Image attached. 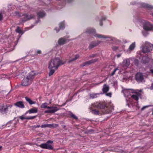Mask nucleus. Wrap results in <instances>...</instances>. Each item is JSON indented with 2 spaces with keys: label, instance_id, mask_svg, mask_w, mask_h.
I'll use <instances>...</instances> for the list:
<instances>
[{
  "label": "nucleus",
  "instance_id": "nucleus-1",
  "mask_svg": "<svg viewBox=\"0 0 153 153\" xmlns=\"http://www.w3.org/2000/svg\"><path fill=\"white\" fill-rule=\"evenodd\" d=\"M85 32L87 33L92 34L95 38L102 40V41L98 40L91 43L89 46V48L90 49L104 42L111 41L115 43H117L120 42L119 40L114 37L97 33L95 29L94 28H88L86 30Z\"/></svg>",
  "mask_w": 153,
  "mask_h": 153
},
{
  "label": "nucleus",
  "instance_id": "nucleus-2",
  "mask_svg": "<svg viewBox=\"0 0 153 153\" xmlns=\"http://www.w3.org/2000/svg\"><path fill=\"white\" fill-rule=\"evenodd\" d=\"M122 92L126 98V105L128 107H130L132 104L131 99L137 101L140 95V93L137 91L134 90L133 89L123 88Z\"/></svg>",
  "mask_w": 153,
  "mask_h": 153
},
{
  "label": "nucleus",
  "instance_id": "nucleus-3",
  "mask_svg": "<svg viewBox=\"0 0 153 153\" xmlns=\"http://www.w3.org/2000/svg\"><path fill=\"white\" fill-rule=\"evenodd\" d=\"M92 106L90 108V112L93 114L100 115L102 114V113L100 112V111L93 109L92 108V107L100 108H105L106 107H107V108L109 109V111H105L104 113L105 114H108L112 111V110L114 109V107L113 104L111 102H109L108 106H107V105L105 102H97L92 104Z\"/></svg>",
  "mask_w": 153,
  "mask_h": 153
},
{
  "label": "nucleus",
  "instance_id": "nucleus-4",
  "mask_svg": "<svg viewBox=\"0 0 153 153\" xmlns=\"http://www.w3.org/2000/svg\"><path fill=\"white\" fill-rule=\"evenodd\" d=\"M65 63L59 58H55L52 59L49 64L48 68L49 73V76L52 75L58 67L61 65Z\"/></svg>",
  "mask_w": 153,
  "mask_h": 153
},
{
  "label": "nucleus",
  "instance_id": "nucleus-5",
  "mask_svg": "<svg viewBox=\"0 0 153 153\" xmlns=\"http://www.w3.org/2000/svg\"><path fill=\"white\" fill-rule=\"evenodd\" d=\"M38 74V73L35 71L30 72L22 80V85L23 86H27L30 85L32 83L35 76Z\"/></svg>",
  "mask_w": 153,
  "mask_h": 153
},
{
  "label": "nucleus",
  "instance_id": "nucleus-6",
  "mask_svg": "<svg viewBox=\"0 0 153 153\" xmlns=\"http://www.w3.org/2000/svg\"><path fill=\"white\" fill-rule=\"evenodd\" d=\"M138 23L140 25L143 26V30L153 31V25L148 21L143 19H139Z\"/></svg>",
  "mask_w": 153,
  "mask_h": 153
},
{
  "label": "nucleus",
  "instance_id": "nucleus-7",
  "mask_svg": "<svg viewBox=\"0 0 153 153\" xmlns=\"http://www.w3.org/2000/svg\"><path fill=\"white\" fill-rule=\"evenodd\" d=\"M53 142L50 140H49L45 143H43L41 144L40 146L43 149H53L52 146Z\"/></svg>",
  "mask_w": 153,
  "mask_h": 153
},
{
  "label": "nucleus",
  "instance_id": "nucleus-8",
  "mask_svg": "<svg viewBox=\"0 0 153 153\" xmlns=\"http://www.w3.org/2000/svg\"><path fill=\"white\" fill-rule=\"evenodd\" d=\"M139 7L148 9V11L153 10V6L146 3L140 2L139 3Z\"/></svg>",
  "mask_w": 153,
  "mask_h": 153
},
{
  "label": "nucleus",
  "instance_id": "nucleus-9",
  "mask_svg": "<svg viewBox=\"0 0 153 153\" xmlns=\"http://www.w3.org/2000/svg\"><path fill=\"white\" fill-rule=\"evenodd\" d=\"M136 46V42H134L131 43L129 46L128 48L125 50V51L127 54L130 53L134 50Z\"/></svg>",
  "mask_w": 153,
  "mask_h": 153
},
{
  "label": "nucleus",
  "instance_id": "nucleus-10",
  "mask_svg": "<svg viewBox=\"0 0 153 153\" xmlns=\"http://www.w3.org/2000/svg\"><path fill=\"white\" fill-rule=\"evenodd\" d=\"M131 58H126L124 59L121 64L122 66L124 68H128L130 64V60Z\"/></svg>",
  "mask_w": 153,
  "mask_h": 153
},
{
  "label": "nucleus",
  "instance_id": "nucleus-11",
  "mask_svg": "<svg viewBox=\"0 0 153 153\" xmlns=\"http://www.w3.org/2000/svg\"><path fill=\"white\" fill-rule=\"evenodd\" d=\"M12 106L11 105H4L3 104H1L0 106V112L3 114L7 110L8 108H11Z\"/></svg>",
  "mask_w": 153,
  "mask_h": 153
},
{
  "label": "nucleus",
  "instance_id": "nucleus-12",
  "mask_svg": "<svg viewBox=\"0 0 153 153\" xmlns=\"http://www.w3.org/2000/svg\"><path fill=\"white\" fill-rule=\"evenodd\" d=\"M149 43L146 42L141 47V49L142 52L143 53H147L150 51V50L148 46L149 45Z\"/></svg>",
  "mask_w": 153,
  "mask_h": 153
},
{
  "label": "nucleus",
  "instance_id": "nucleus-13",
  "mask_svg": "<svg viewBox=\"0 0 153 153\" xmlns=\"http://www.w3.org/2000/svg\"><path fill=\"white\" fill-rule=\"evenodd\" d=\"M17 39H16L14 41L12 42L11 40L9 41L7 43L8 45V47L9 48H10V49H9L8 51H12L14 49V47L16 45L17 43L16 42Z\"/></svg>",
  "mask_w": 153,
  "mask_h": 153
},
{
  "label": "nucleus",
  "instance_id": "nucleus-14",
  "mask_svg": "<svg viewBox=\"0 0 153 153\" xmlns=\"http://www.w3.org/2000/svg\"><path fill=\"white\" fill-rule=\"evenodd\" d=\"M48 109L45 111V113H54L59 110V108L56 106L49 107Z\"/></svg>",
  "mask_w": 153,
  "mask_h": 153
},
{
  "label": "nucleus",
  "instance_id": "nucleus-15",
  "mask_svg": "<svg viewBox=\"0 0 153 153\" xmlns=\"http://www.w3.org/2000/svg\"><path fill=\"white\" fill-rule=\"evenodd\" d=\"M69 40L66 37L61 38L58 40V43L59 45H63L68 42Z\"/></svg>",
  "mask_w": 153,
  "mask_h": 153
},
{
  "label": "nucleus",
  "instance_id": "nucleus-16",
  "mask_svg": "<svg viewBox=\"0 0 153 153\" xmlns=\"http://www.w3.org/2000/svg\"><path fill=\"white\" fill-rule=\"evenodd\" d=\"M135 78L138 82H142L143 79V75L141 73H138L136 75Z\"/></svg>",
  "mask_w": 153,
  "mask_h": 153
},
{
  "label": "nucleus",
  "instance_id": "nucleus-17",
  "mask_svg": "<svg viewBox=\"0 0 153 153\" xmlns=\"http://www.w3.org/2000/svg\"><path fill=\"white\" fill-rule=\"evenodd\" d=\"M58 125L56 124H47L42 125L40 127L42 128L49 127V128H54L57 127Z\"/></svg>",
  "mask_w": 153,
  "mask_h": 153
},
{
  "label": "nucleus",
  "instance_id": "nucleus-18",
  "mask_svg": "<svg viewBox=\"0 0 153 153\" xmlns=\"http://www.w3.org/2000/svg\"><path fill=\"white\" fill-rule=\"evenodd\" d=\"M24 19H23L22 21V22H24L28 19H32L34 17V16L33 15H27V14L23 15Z\"/></svg>",
  "mask_w": 153,
  "mask_h": 153
},
{
  "label": "nucleus",
  "instance_id": "nucleus-19",
  "mask_svg": "<svg viewBox=\"0 0 153 153\" xmlns=\"http://www.w3.org/2000/svg\"><path fill=\"white\" fill-rule=\"evenodd\" d=\"M14 105L17 107L21 108H24V105L23 102L22 101H19L14 103Z\"/></svg>",
  "mask_w": 153,
  "mask_h": 153
},
{
  "label": "nucleus",
  "instance_id": "nucleus-20",
  "mask_svg": "<svg viewBox=\"0 0 153 153\" xmlns=\"http://www.w3.org/2000/svg\"><path fill=\"white\" fill-rule=\"evenodd\" d=\"M38 112L37 108L36 107L33 108L28 110L26 112V113L29 114L36 113Z\"/></svg>",
  "mask_w": 153,
  "mask_h": 153
},
{
  "label": "nucleus",
  "instance_id": "nucleus-21",
  "mask_svg": "<svg viewBox=\"0 0 153 153\" xmlns=\"http://www.w3.org/2000/svg\"><path fill=\"white\" fill-rule=\"evenodd\" d=\"M37 15L39 18H42L45 16V13L43 10H41L37 12Z\"/></svg>",
  "mask_w": 153,
  "mask_h": 153
},
{
  "label": "nucleus",
  "instance_id": "nucleus-22",
  "mask_svg": "<svg viewBox=\"0 0 153 153\" xmlns=\"http://www.w3.org/2000/svg\"><path fill=\"white\" fill-rule=\"evenodd\" d=\"M74 57L70 58L68 61V62L70 63L72 61H74L78 58L79 56V55L78 54H76L74 56Z\"/></svg>",
  "mask_w": 153,
  "mask_h": 153
},
{
  "label": "nucleus",
  "instance_id": "nucleus-23",
  "mask_svg": "<svg viewBox=\"0 0 153 153\" xmlns=\"http://www.w3.org/2000/svg\"><path fill=\"white\" fill-rule=\"evenodd\" d=\"M151 58L146 56H144L142 59V62L143 63H146L149 62Z\"/></svg>",
  "mask_w": 153,
  "mask_h": 153
},
{
  "label": "nucleus",
  "instance_id": "nucleus-24",
  "mask_svg": "<svg viewBox=\"0 0 153 153\" xmlns=\"http://www.w3.org/2000/svg\"><path fill=\"white\" fill-rule=\"evenodd\" d=\"M102 93H92L90 94V97L92 98H94L98 97Z\"/></svg>",
  "mask_w": 153,
  "mask_h": 153
},
{
  "label": "nucleus",
  "instance_id": "nucleus-25",
  "mask_svg": "<svg viewBox=\"0 0 153 153\" xmlns=\"http://www.w3.org/2000/svg\"><path fill=\"white\" fill-rule=\"evenodd\" d=\"M25 99L26 101L30 105L35 104L36 103L35 102L32 101L30 98L28 97H25Z\"/></svg>",
  "mask_w": 153,
  "mask_h": 153
},
{
  "label": "nucleus",
  "instance_id": "nucleus-26",
  "mask_svg": "<svg viewBox=\"0 0 153 153\" xmlns=\"http://www.w3.org/2000/svg\"><path fill=\"white\" fill-rule=\"evenodd\" d=\"M65 23L64 21L61 22L59 24V28L61 29H63L65 28Z\"/></svg>",
  "mask_w": 153,
  "mask_h": 153
},
{
  "label": "nucleus",
  "instance_id": "nucleus-27",
  "mask_svg": "<svg viewBox=\"0 0 153 153\" xmlns=\"http://www.w3.org/2000/svg\"><path fill=\"white\" fill-rule=\"evenodd\" d=\"M109 88L108 85H105L102 88V91L104 92H106L109 90Z\"/></svg>",
  "mask_w": 153,
  "mask_h": 153
},
{
  "label": "nucleus",
  "instance_id": "nucleus-28",
  "mask_svg": "<svg viewBox=\"0 0 153 153\" xmlns=\"http://www.w3.org/2000/svg\"><path fill=\"white\" fill-rule=\"evenodd\" d=\"M48 103L46 102L43 103L41 105L40 107L42 108H46L48 109L49 107L48 106Z\"/></svg>",
  "mask_w": 153,
  "mask_h": 153
},
{
  "label": "nucleus",
  "instance_id": "nucleus-29",
  "mask_svg": "<svg viewBox=\"0 0 153 153\" xmlns=\"http://www.w3.org/2000/svg\"><path fill=\"white\" fill-rule=\"evenodd\" d=\"M16 31L19 34H21V35H22L24 33V32L20 28L18 27H17L16 30Z\"/></svg>",
  "mask_w": 153,
  "mask_h": 153
},
{
  "label": "nucleus",
  "instance_id": "nucleus-30",
  "mask_svg": "<svg viewBox=\"0 0 153 153\" xmlns=\"http://www.w3.org/2000/svg\"><path fill=\"white\" fill-rule=\"evenodd\" d=\"M139 2L137 0L132 1L130 2V4L131 5H137L139 6Z\"/></svg>",
  "mask_w": 153,
  "mask_h": 153
},
{
  "label": "nucleus",
  "instance_id": "nucleus-31",
  "mask_svg": "<svg viewBox=\"0 0 153 153\" xmlns=\"http://www.w3.org/2000/svg\"><path fill=\"white\" fill-rule=\"evenodd\" d=\"M106 19V17L105 16H102L100 20V26L102 25V21L105 20Z\"/></svg>",
  "mask_w": 153,
  "mask_h": 153
},
{
  "label": "nucleus",
  "instance_id": "nucleus-32",
  "mask_svg": "<svg viewBox=\"0 0 153 153\" xmlns=\"http://www.w3.org/2000/svg\"><path fill=\"white\" fill-rule=\"evenodd\" d=\"M14 120L10 121L8 122L7 123V125L9 126V124L11 125V126H14L15 125H16V123L15 122H14Z\"/></svg>",
  "mask_w": 153,
  "mask_h": 153
},
{
  "label": "nucleus",
  "instance_id": "nucleus-33",
  "mask_svg": "<svg viewBox=\"0 0 153 153\" xmlns=\"http://www.w3.org/2000/svg\"><path fill=\"white\" fill-rule=\"evenodd\" d=\"M149 31V30H144L142 31V33L143 35L145 36H146L149 33L148 31Z\"/></svg>",
  "mask_w": 153,
  "mask_h": 153
},
{
  "label": "nucleus",
  "instance_id": "nucleus-34",
  "mask_svg": "<svg viewBox=\"0 0 153 153\" xmlns=\"http://www.w3.org/2000/svg\"><path fill=\"white\" fill-rule=\"evenodd\" d=\"M96 61H97V60L96 59H92L91 60L89 61H88L86 62L85 63V64H90L91 63H94V62H96Z\"/></svg>",
  "mask_w": 153,
  "mask_h": 153
},
{
  "label": "nucleus",
  "instance_id": "nucleus-35",
  "mask_svg": "<svg viewBox=\"0 0 153 153\" xmlns=\"http://www.w3.org/2000/svg\"><path fill=\"white\" fill-rule=\"evenodd\" d=\"M57 1H60L63 2L67 3H70L73 1V0H57Z\"/></svg>",
  "mask_w": 153,
  "mask_h": 153
},
{
  "label": "nucleus",
  "instance_id": "nucleus-36",
  "mask_svg": "<svg viewBox=\"0 0 153 153\" xmlns=\"http://www.w3.org/2000/svg\"><path fill=\"white\" fill-rule=\"evenodd\" d=\"M69 114L74 119H77V117L75 115L73 114V113H72L71 112H70Z\"/></svg>",
  "mask_w": 153,
  "mask_h": 153
},
{
  "label": "nucleus",
  "instance_id": "nucleus-37",
  "mask_svg": "<svg viewBox=\"0 0 153 153\" xmlns=\"http://www.w3.org/2000/svg\"><path fill=\"white\" fill-rule=\"evenodd\" d=\"M147 12L149 14L151 15L153 17V11L150 10L149 11H148Z\"/></svg>",
  "mask_w": 153,
  "mask_h": 153
},
{
  "label": "nucleus",
  "instance_id": "nucleus-38",
  "mask_svg": "<svg viewBox=\"0 0 153 153\" xmlns=\"http://www.w3.org/2000/svg\"><path fill=\"white\" fill-rule=\"evenodd\" d=\"M36 117V116H30V117H26V119L27 120H30V119H33L35 118Z\"/></svg>",
  "mask_w": 153,
  "mask_h": 153
},
{
  "label": "nucleus",
  "instance_id": "nucleus-39",
  "mask_svg": "<svg viewBox=\"0 0 153 153\" xmlns=\"http://www.w3.org/2000/svg\"><path fill=\"white\" fill-rule=\"evenodd\" d=\"M26 61H25V59H22L19 60V62H22V63H24Z\"/></svg>",
  "mask_w": 153,
  "mask_h": 153
},
{
  "label": "nucleus",
  "instance_id": "nucleus-40",
  "mask_svg": "<svg viewBox=\"0 0 153 153\" xmlns=\"http://www.w3.org/2000/svg\"><path fill=\"white\" fill-rule=\"evenodd\" d=\"M118 70V69L117 68H115L114 69V71H113V73H112L111 74V76H112V75H114L115 74V72H116V71L117 70Z\"/></svg>",
  "mask_w": 153,
  "mask_h": 153
},
{
  "label": "nucleus",
  "instance_id": "nucleus-41",
  "mask_svg": "<svg viewBox=\"0 0 153 153\" xmlns=\"http://www.w3.org/2000/svg\"><path fill=\"white\" fill-rule=\"evenodd\" d=\"M112 49L114 51H115L118 49V47L116 46H113L112 47Z\"/></svg>",
  "mask_w": 153,
  "mask_h": 153
},
{
  "label": "nucleus",
  "instance_id": "nucleus-42",
  "mask_svg": "<svg viewBox=\"0 0 153 153\" xmlns=\"http://www.w3.org/2000/svg\"><path fill=\"white\" fill-rule=\"evenodd\" d=\"M105 94L106 96H108L110 97H111V93H105Z\"/></svg>",
  "mask_w": 153,
  "mask_h": 153
},
{
  "label": "nucleus",
  "instance_id": "nucleus-43",
  "mask_svg": "<svg viewBox=\"0 0 153 153\" xmlns=\"http://www.w3.org/2000/svg\"><path fill=\"white\" fill-rule=\"evenodd\" d=\"M122 53H118V54H117L116 55V56L117 58H119V57H121V56L122 55Z\"/></svg>",
  "mask_w": 153,
  "mask_h": 153
},
{
  "label": "nucleus",
  "instance_id": "nucleus-44",
  "mask_svg": "<svg viewBox=\"0 0 153 153\" xmlns=\"http://www.w3.org/2000/svg\"><path fill=\"white\" fill-rule=\"evenodd\" d=\"M60 28H58V27H56L55 28L54 30L56 31V32H59L60 30Z\"/></svg>",
  "mask_w": 153,
  "mask_h": 153
},
{
  "label": "nucleus",
  "instance_id": "nucleus-45",
  "mask_svg": "<svg viewBox=\"0 0 153 153\" xmlns=\"http://www.w3.org/2000/svg\"><path fill=\"white\" fill-rule=\"evenodd\" d=\"M148 106H143L141 108V110L142 111L143 110L145 109L146 108H147Z\"/></svg>",
  "mask_w": 153,
  "mask_h": 153
},
{
  "label": "nucleus",
  "instance_id": "nucleus-46",
  "mask_svg": "<svg viewBox=\"0 0 153 153\" xmlns=\"http://www.w3.org/2000/svg\"><path fill=\"white\" fill-rule=\"evenodd\" d=\"M21 119L23 120V119H26V117H25L23 116H22L19 117Z\"/></svg>",
  "mask_w": 153,
  "mask_h": 153
},
{
  "label": "nucleus",
  "instance_id": "nucleus-47",
  "mask_svg": "<svg viewBox=\"0 0 153 153\" xmlns=\"http://www.w3.org/2000/svg\"><path fill=\"white\" fill-rule=\"evenodd\" d=\"M36 52L37 54H40L41 53V51L40 50H37Z\"/></svg>",
  "mask_w": 153,
  "mask_h": 153
},
{
  "label": "nucleus",
  "instance_id": "nucleus-48",
  "mask_svg": "<svg viewBox=\"0 0 153 153\" xmlns=\"http://www.w3.org/2000/svg\"><path fill=\"white\" fill-rule=\"evenodd\" d=\"M15 15L16 16H19V13L17 12H16L15 13Z\"/></svg>",
  "mask_w": 153,
  "mask_h": 153
},
{
  "label": "nucleus",
  "instance_id": "nucleus-49",
  "mask_svg": "<svg viewBox=\"0 0 153 153\" xmlns=\"http://www.w3.org/2000/svg\"><path fill=\"white\" fill-rule=\"evenodd\" d=\"M2 18V14L0 13V21L1 20Z\"/></svg>",
  "mask_w": 153,
  "mask_h": 153
},
{
  "label": "nucleus",
  "instance_id": "nucleus-50",
  "mask_svg": "<svg viewBox=\"0 0 153 153\" xmlns=\"http://www.w3.org/2000/svg\"><path fill=\"white\" fill-rule=\"evenodd\" d=\"M150 72L153 75V69L150 70Z\"/></svg>",
  "mask_w": 153,
  "mask_h": 153
},
{
  "label": "nucleus",
  "instance_id": "nucleus-51",
  "mask_svg": "<svg viewBox=\"0 0 153 153\" xmlns=\"http://www.w3.org/2000/svg\"><path fill=\"white\" fill-rule=\"evenodd\" d=\"M151 90H153V84H152V86L150 88Z\"/></svg>",
  "mask_w": 153,
  "mask_h": 153
},
{
  "label": "nucleus",
  "instance_id": "nucleus-52",
  "mask_svg": "<svg viewBox=\"0 0 153 153\" xmlns=\"http://www.w3.org/2000/svg\"><path fill=\"white\" fill-rule=\"evenodd\" d=\"M2 148V146H0V151L1 150Z\"/></svg>",
  "mask_w": 153,
  "mask_h": 153
},
{
  "label": "nucleus",
  "instance_id": "nucleus-53",
  "mask_svg": "<svg viewBox=\"0 0 153 153\" xmlns=\"http://www.w3.org/2000/svg\"><path fill=\"white\" fill-rule=\"evenodd\" d=\"M137 53L138 54H140V52H138Z\"/></svg>",
  "mask_w": 153,
  "mask_h": 153
},
{
  "label": "nucleus",
  "instance_id": "nucleus-54",
  "mask_svg": "<svg viewBox=\"0 0 153 153\" xmlns=\"http://www.w3.org/2000/svg\"><path fill=\"white\" fill-rule=\"evenodd\" d=\"M130 76H127V78H128L130 77Z\"/></svg>",
  "mask_w": 153,
  "mask_h": 153
},
{
  "label": "nucleus",
  "instance_id": "nucleus-55",
  "mask_svg": "<svg viewBox=\"0 0 153 153\" xmlns=\"http://www.w3.org/2000/svg\"><path fill=\"white\" fill-rule=\"evenodd\" d=\"M40 126H37V127H40Z\"/></svg>",
  "mask_w": 153,
  "mask_h": 153
},
{
  "label": "nucleus",
  "instance_id": "nucleus-56",
  "mask_svg": "<svg viewBox=\"0 0 153 153\" xmlns=\"http://www.w3.org/2000/svg\"><path fill=\"white\" fill-rule=\"evenodd\" d=\"M136 61L137 62H138V61L137 60H136Z\"/></svg>",
  "mask_w": 153,
  "mask_h": 153
},
{
  "label": "nucleus",
  "instance_id": "nucleus-57",
  "mask_svg": "<svg viewBox=\"0 0 153 153\" xmlns=\"http://www.w3.org/2000/svg\"><path fill=\"white\" fill-rule=\"evenodd\" d=\"M33 26H32L31 28H32L33 27Z\"/></svg>",
  "mask_w": 153,
  "mask_h": 153
},
{
  "label": "nucleus",
  "instance_id": "nucleus-58",
  "mask_svg": "<svg viewBox=\"0 0 153 153\" xmlns=\"http://www.w3.org/2000/svg\"><path fill=\"white\" fill-rule=\"evenodd\" d=\"M138 57H139L140 58V57L138 56Z\"/></svg>",
  "mask_w": 153,
  "mask_h": 153
},
{
  "label": "nucleus",
  "instance_id": "nucleus-59",
  "mask_svg": "<svg viewBox=\"0 0 153 153\" xmlns=\"http://www.w3.org/2000/svg\"><path fill=\"white\" fill-rule=\"evenodd\" d=\"M152 47L153 48V44L152 45Z\"/></svg>",
  "mask_w": 153,
  "mask_h": 153
}]
</instances>
